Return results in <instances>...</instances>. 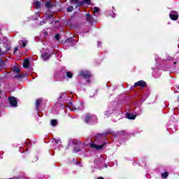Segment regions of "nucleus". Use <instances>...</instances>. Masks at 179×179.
Masks as SVG:
<instances>
[{"label":"nucleus","instance_id":"4be33fe9","mask_svg":"<svg viewBox=\"0 0 179 179\" xmlns=\"http://www.w3.org/2000/svg\"><path fill=\"white\" fill-rule=\"evenodd\" d=\"M161 177L162 178H167L169 177V173L168 172H164L161 174Z\"/></svg>","mask_w":179,"mask_h":179},{"label":"nucleus","instance_id":"c9c22d12","mask_svg":"<svg viewBox=\"0 0 179 179\" xmlns=\"http://www.w3.org/2000/svg\"><path fill=\"white\" fill-rule=\"evenodd\" d=\"M19 49L17 48H15L14 49V52H16V51H17Z\"/></svg>","mask_w":179,"mask_h":179},{"label":"nucleus","instance_id":"ddd939ff","mask_svg":"<svg viewBox=\"0 0 179 179\" xmlns=\"http://www.w3.org/2000/svg\"><path fill=\"white\" fill-rule=\"evenodd\" d=\"M91 120H92V115L87 114L85 118V122H86V124H89Z\"/></svg>","mask_w":179,"mask_h":179},{"label":"nucleus","instance_id":"7c9ffc66","mask_svg":"<svg viewBox=\"0 0 179 179\" xmlns=\"http://www.w3.org/2000/svg\"><path fill=\"white\" fill-rule=\"evenodd\" d=\"M20 42L22 43V48H24V47H26V45H27V43H26L25 41H20Z\"/></svg>","mask_w":179,"mask_h":179},{"label":"nucleus","instance_id":"f3484780","mask_svg":"<svg viewBox=\"0 0 179 179\" xmlns=\"http://www.w3.org/2000/svg\"><path fill=\"white\" fill-rule=\"evenodd\" d=\"M50 124L52 127H57V125H58V120H57L56 119H52L50 121Z\"/></svg>","mask_w":179,"mask_h":179},{"label":"nucleus","instance_id":"1a4fd4ad","mask_svg":"<svg viewBox=\"0 0 179 179\" xmlns=\"http://www.w3.org/2000/svg\"><path fill=\"white\" fill-rule=\"evenodd\" d=\"M30 66V60L29 59H25L23 62V67L27 69Z\"/></svg>","mask_w":179,"mask_h":179},{"label":"nucleus","instance_id":"a19ab883","mask_svg":"<svg viewBox=\"0 0 179 179\" xmlns=\"http://www.w3.org/2000/svg\"><path fill=\"white\" fill-rule=\"evenodd\" d=\"M59 21H55V23H58Z\"/></svg>","mask_w":179,"mask_h":179},{"label":"nucleus","instance_id":"f704fd0d","mask_svg":"<svg viewBox=\"0 0 179 179\" xmlns=\"http://www.w3.org/2000/svg\"><path fill=\"white\" fill-rule=\"evenodd\" d=\"M101 44H102L101 42H100V41L98 42V47H101Z\"/></svg>","mask_w":179,"mask_h":179},{"label":"nucleus","instance_id":"39448f33","mask_svg":"<svg viewBox=\"0 0 179 179\" xmlns=\"http://www.w3.org/2000/svg\"><path fill=\"white\" fill-rule=\"evenodd\" d=\"M79 76H83L84 79L92 78V74L89 71H81Z\"/></svg>","mask_w":179,"mask_h":179},{"label":"nucleus","instance_id":"0eeeda50","mask_svg":"<svg viewBox=\"0 0 179 179\" xmlns=\"http://www.w3.org/2000/svg\"><path fill=\"white\" fill-rule=\"evenodd\" d=\"M85 19L87 20V22H88V23H92V22H93V15H90L89 13H87L85 15Z\"/></svg>","mask_w":179,"mask_h":179},{"label":"nucleus","instance_id":"aec40b11","mask_svg":"<svg viewBox=\"0 0 179 179\" xmlns=\"http://www.w3.org/2000/svg\"><path fill=\"white\" fill-rule=\"evenodd\" d=\"M73 145H77V146H79L80 145H82V142L76 140V139H73L72 141Z\"/></svg>","mask_w":179,"mask_h":179},{"label":"nucleus","instance_id":"473e14b6","mask_svg":"<svg viewBox=\"0 0 179 179\" xmlns=\"http://www.w3.org/2000/svg\"><path fill=\"white\" fill-rule=\"evenodd\" d=\"M79 0H71L72 3H76L78 2Z\"/></svg>","mask_w":179,"mask_h":179},{"label":"nucleus","instance_id":"f8f14e48","mask_svg":"<svg viewBox=\"0 0 179 179\" xmlns=\"http://www.w3.org/2000/svg\"><path fill=\"white\" fill-rule=\"evenodd\" d=\"M34 6L35 9H40V8H41V2L38 1H34Z\"/></svg>","mask_w":179,"mask_h":179},{"label":"nucleus","instance_id":"09e8293b","mask_svg":"<svg viewBox=\"0 0 179 179\" xmlns=\"http://www.w3.org/2000/svg\"><path fill=\"white\" fill-rule=\"evenodd\" d=\"M10 179H12V178H10Z\"/></svg>","mask_w":179,"mask_h":179},{"label":"nucleus","instance_id":"cd10ccee","mask_svg":"<svg viewBox=\"0 0 179 179\" xmlns=\"http://www.w3.org/2000/svg\"><path fill=\"white\" fill-rule=\"evenodd\" d=\"M55 38L56 41H59V40H60L59 34H56L55 36Z\"/></svg>","mask_w":179,"mask_h":179},{"label":"nucleus","instance_id":"a878e982","mask_svg":"<svg viewBox=\"0 0 179 179\" xmlns=\"http://www.w3.org/2000/svg\"><path fill=\"white\" fill-rule=\"evenodd\" d=\"M100 12V8L99 7L94 8V13H99Z\"/></svg>","mask_w":179,"mask_h":179},{"label":"nucleus","instance_id":"c85d7f7f","mask_svg":"<svg viewBox=\"0 0 179 179\" xmlns=\"http://www.w3.org/2000/svg\"><path fill=\"white\" fill-rule=\"evenodd\" d=\"M72 10H73V6H70L67 7V12H72Z\"/></svg>","mask_w":179,"mask_h":179},{"label":"nucleus","instance_id":"9d476101","mask_svg":"<svg viewBox=\"0 0 179 179\" xmlns=\"http://www.w3.org/2000/svg\"><path fill=\"white\" fill-rule=\"evenodd\" d=\"M45 6L47 9H52V6H53L52 1H45Z\"/></svg>","mask_w":179,"mask_h":179},{"label":"nucleus","instance_id":"20e7f679","mask_svg":"<svg viewBox=\"0 0 179 179\" xmlns=\"http://www.w3.org/2000/svg\"><path fill=\"white\" fill-rule=\"evenodd\" d=\"M104 146H106V142H104L102 145H97L94 143L90 145V148H92V149H96V150H101V149H103Z\"/></svg>","mask_w":179,"mask_h":179},{"label":"nucleus","instance_id":"6ab92c4d","mask_svg":"<svg viewBox=\"0 0 179 179\" xmlns=\"http://www.w3.org/2000/svg\"><path fill=\"white\" fill-rule=\"evenodd\" d=\"M13 72H15V73H20V68L17 66H13Z\"/></svg>","mask_w":179,"mask_h":179},{"label":"nucleus","instance_id":"e433bc0d","mask_svg":"<svg viewBox=\"0 0 179 179\" xmlns=\"http://www.w3.org/2000/svg\"><path fill=\"white\" fill-rule=\"evenodd\" d=\"M43 34H44V36H47V35L48 34V32L45 31V32L43 33Z\"/></svg>","mask_w":179,"mask_h":179},{"label":"nucleus","instance_id":"c756f323","mask_svg":"<svg viewBox=\"0 0 179 179\" xmlns=\"http://www.w3.org/2000/svg\"><path fill=\"white\" fill-rule=\"evenodd\" d=\"M84 3H87V5H90L92 3L91 0H84Z\"/></svg>","mask_w":179,"mask_h":179},{"label":"nucleus","instance_id":"9b49d317","mask_svg":"<svg viewBox=\"0 0 179 179\" xmlns=\"http://www.w3.org/2000/svg\"><path fill=\"white\" fill-rule=\"evenodd\" d=\"M127 134V132H125V130H120L118 131H117L116 133V136H125V134Z\"/></svg>","mask_w":179,"mask_h":179},{"label":"nucleus","instance_id":"2eb2a0df","mask_svg":"<svg viewBox=\"0 0 179 179\" xmlns=\"http://www.w3.org/2000/svg\"><path fill=\"white\" fill-rule=\"evenodd\" d=\"M169 17L171 20H178V15L177 14H170Z\"/></svg>","mask_w":179,"mask_h":179},{"label":"nucleus","instance_id":"bb28decb","mask_svg":"<svg viewBox=\"0 0 179 179\" xmlns=\"http://www.w3.org/2000/svg\"><path fill=\"white\" fill-rule=\"evenodd\" d=\"M74 152L75 153H78V152H80V148H78V145L74 147Z\"/></svg>","mask_w":179,"mask_h":179},{"label":"nucleus","instance_id":"dca6fc26","mask_svg":"<svg viewBox=\"0 0 179 179\" xmlns=\"http://www.w3.org/2000/svg\"><path fill=\"white\" fill-rule=\"evenodd\" d=\"M41 99H36V108L37 111H38V109L40 108V104H41Z\"/></svg>","mask_w":179,"mask_h":179},{"label":"nucleus","instance_id":"412c9836","mask_svg":"<svg viewBox=\"0 0 179 179\" xmlns=\"http://www.w3.org/2000/svg\"><path fill=\"white\" fill-rule=\"evenodd\" d=\"M23 78H24V76L20 73L14 76L15 79H23Z\"/></svg>","mask_w":179,"mask_h":179},{"label":"nucleus","instance_id":"a211bd4d","mask_svg":"<svg viewBox=\"0 0 179 179\" xmlns=\"http://www.w3.org/2000/svg\"><path fill=\"white\" fill-rule=\"evenodd\" d=\"M66 76L68 79H72V78H73V73L71 71H67L66 72Z\"/></svg>","mask_w":179,"mask_h":179},{"label":"nucleus","instance_id":"6e6552de","mask_svg":"<svg viewBox=\"0 0 179 179\" xmlns=\"http://www.w3.org/2000/svg\"><path fill=\"white\" fill-rule=\"evenodd\" d=\"M75 42V41L73 40V38H68L64 43L66 44V45H72L73 44V43Z\"/></svg>","mask_w":179,"mask_h":179},{"label":"nucleus","instance_id":"58836bf2","mask_svg":"<svg viewBox=\"0 0 179 179\" xmlns=\"http://www.w3.org/2000/svg\"><path fill=\"white\" fill-rule=\"evenodd\" d=\"M173 64L174 65H176L177 64V62H174Z\"/></svg>","mask_w":179,"mask_h":179},{"label":"nucleus","instance_id":"72a5a7b5","mask_svg":"<svg viewBox=\"0 0 179 179\" xmlns=\"http://www.w3.org/2000/svg\"><path fill=\"white\" fill-rule=\"evenodd\" d=\"M59 139H56V138H55V143H59Z\"/></svg>","mask_w":179,"mask_h":179},{"label":"nucleus","instance_id":"4c0bfd02","mask_svg":"<svg viewBox=\"0 0 179 179\" xmlns=\"http://www.w3.org/2000/svg\"><path fill=\"white\" fill-rule=\"evenodd\" d=\"M62 96H64V94H61L60 96H59V99H62Z\"/></svg>","mask_w":179,"mask_h":179},{"label":"nucleus","instance_id":"7ed1b4c3","mask_svg":"<svg viewBox=\"0 0 179 179\" xmlns=\"http://www.w3.org/2000/svg\"><path fill=\"white\" fill-rule=\"evenodd\" d=\"M138 86H139V87H141V89H144V87H146V86H148V83H146V82H145L144 80H139L137 83H135L134 84V87H138Z\"/></svg>","mask_w":179,"mask_h":179},{"label":"nucleus","instance_id":"4468645a","mask_svg":"<svg viewBox=\"0 0 179 179\" xmlns=\"http://www.w3.org/2000/svg\"><path fill=\"white\" fill-rule=\"evenodd\" d=\"M127 118L128 120H135V118H136V115L132 113H127Z\"/></svg>","mask_w":179,"mask_h":179},{"label":"nucleus","instance_id":"a18cd8bd","mask_svg":"<svg viewBox=\"0 0 179 179\" xmlns=\"http://www.w3.org/2000/svg\"><path fill=\"white\" fill-rule=\"evenodd\" d=\"M63 79H65V77H63Z\"/></svg>","mask_w":179,"mask_h":179},{"label":"nucleus","instance_id":"5701e85b","mask_svg":"<svg viewBox=\"0 0 179 179\" xmlns=\"http://www.w3.org/2000/svg\"><path fill=\"white\" fill-rule=\"evenodd\" d=\"M82 5H85V2L78 1L76 6V8H79V7L82 6Z\"/></svg>","mask_w":179,"mask_h":179},{"label":"nucleus","instance_id":"f03ea898","mask_svg":"<svg viewBox=\"0 0 179 179\" xmlns=\"http://www.w3.org/2000/svg\"><path fill=\"white\" fill-rule=\"evenodd\" d=\"M8 103H10L11 107H17V99L15 96L8 97Z\"/></svg>","mask_w":179,"mask_h":179},{"label":"nucleus","instance_id":"ea45409f","mask_svg":"<svg viewBox=\"0 0 179 179\" xmlns=\"http://www.w3.org/2000/svg\"><path fill=\"white\" fill-rule=\"evenodd\" d=\"M1 55H2V53H1V49H0V57H1Z\"/></svg>","mask_w":179,"mask_h":179},{"label":"nucleus","instance_id":"c03bdc74","mask_svg":"<svg viewBox=\"0 0 179 179\" xmlns=\"http://www.w3.org/2000/svg\"><path fill=\"white\" fill-rule=\"evenodd\" d=\"M0 31H2V30L0 29Z\"/></svg>","mask_w":179,"mask_h":179},{"label":"nucleus","instance_id":"423d86ee","mask_svg":"<svg viewBox=\"0 0 179 179\" xmlns=\"http://www.w3.org/2000/svg\"><path fill=\"white\" fill-rule=\"evenodd\" d=\"M51 55H52V54H50L47 52L43 53L41 57V58L43 59V61H48V59H50V58H51Z\"/></svg>","mask_w":179,"mask_h":179},{"label":"nucleus","instance_id":"b1692460","mask_svg":"<svg viewBox=\"0 0 179 179\" xmlns=\"http://www.w3.org/2000/svg\"><path fill=\"white\" fill-rule=\"evenodd\" d=\"M0 67L5 68V61L2 60L1 58H0Z\"/></svg>","mask_w":179,"mask_h":179},{"label":"nucleus","instance_id":"37998d69","mask_svg":"<svg viewBox=\"0 0 179 179\" xmlns=\"http://www.w3.org/2000/svg\"><path fill=\"white\" fill-rule=\"evenodd\" d=\"M70 104H72V102H71V101H70Z\"/></svg>","mask_w":179,"mask_h":179},{"label":"nucleus","instance_id":"de8ad7c7","mask_svg":"<svg viewBox=\"0 0 179 179\" xmlns=\"http://www.w3.org/2000/svg\"><path fill=\"white\" fill-rule=\"evenodd\" d=\"M27 179H29V178Z\"/></svg>","mask_w":179,"mask_h":179},{"label":"nucleus","instance_id":"f257e3e1","mask_svg":"<svg viewBox=\"0 0 179 179\" xmlns=\"http://www.w3.org/2000/svg\"><path fill=\"white\" fill-rule=\"evenodd\" d=\"M110 134H111V131H110V130H107L105 133L97 134L95 136L96 142H100L101 141H103V139H106L107 138V136L110 135Z\"/></svg>","mask_w":179,"mask_h":179},{"label":"nucleus","instance_id":"49530a36","mask_svg":"<svg viewBox=\"0 0 179 179\" xmlns=\"http://www.w3.org/2000/svg\"><path fill=\"white\" fill-rule=\"evenodd\" d=\"M2 92L0 91V94H1Z\"/></svg>","mask_w":179,"mask_h":179},{"label":"nucleus","instance_id":"393cba45","mask_svg":"<svg viewBox=\"0 0 179 179\" xmlns=\"http://www.w3.org/2000/svg\"><path fill=\"white\" fill-rule=\"evenodd\" d=\"M105 117L106 118H108V117H111V113H110V111L108 110L105 111Z\"/></svg>","mask_w":179,"mask_h":179},{"label":"nucleus","instance_id":"2f4dec72","mask_svg":"<svg viewBox=\"0 0 179 179\" xmlns=\"http://www.w3.org/2000/svg\"><path fill=\"white\" fill-rule=\"evenodd\" d=\"M48 17V19H52V17H54V15H52V13H50Z\"/></svg>","mask_w":179,"mask_h":179},{"label":"nucleus","instance_id":"79ce46f5","mask_svg":"<svg viewBox=\"0 0 179 179\" xmlns=\"http://www.w3.org/2000/svg\"><path fill=\"white\" fill-rule=\"evenodd\" d=\"M36 15L37 16V15H38V14L36 13Z\"/></svg>","mask_w":179,"mask_h":179}]
</instances>
